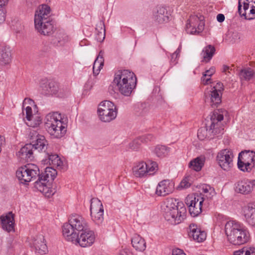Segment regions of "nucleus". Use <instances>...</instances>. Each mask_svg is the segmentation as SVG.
I'll return each mask as SVG.
<instances>
[{
  "label": "nucleus",
  "instance_id": "6ab92c4d",
  "mask_svg": "<svg viewBox=\"0 0 255 255\" xmlns=\"http://www.w3.org/2000/svg\"><path fill=\"white\" fill-rule=\"evenodd\" d=\"M255 188V180H241L235 184V190L242 194H249Z\"/></svg>",
  "mask_w": 255,
  "mask_h": 255
},
{
  "label": "nucleus",
  "instance_id": "13d9d810",
  "mask_svg": "<svg viewBox=\"0 0 255 255\" xmlns=\"http://www.w3.org/2000/svg\"><path fill=\"white\" fill-rule=\"evenodd\" d=\"M9 0H0V7L5 8V6L8 3Z\"/></svg>",
  "mask_w": 255,
  "mask_h": 255
},
{
  "label": "nucleus",
  "instance_id": "bf43d9fd",
  "mask_svg": "<svg viewBox=\"0 0 255 255\" xmlns=\"http://www.w3.org/2000/svg\"><path fill=\"white\" fill-rule=\"evenodd\" d=\"M181 46H179L177 50L173 53V56H176V58H178L179 53L181 52Z\"/></svg>",
  "mask_w": 255,
  "mask_h": 255
},
{
  "label": "nucleus",
  "instance_id": "4be33fe9",
  "mask_svg": "<svg viewBox=\"0 0 255 255\" xmlns=\"http://www.w3.org/2000/svg\"><path fill=\"white\" fill-rule=\"evenodd\" d=\"M134 75H135L134 73L129 70H118L115 74L113 83L117 87L120 84H124L125 81L130 79V77H134Z\"/></svg>",
  "mask_w": 255,
  "mask_h": 255
},
{
  "label": "nucleus",
  "instance_id": "6e6552de",
  "mask_svg": "<svg viewBox=\"0 0 255 255\" xmlns=\"http://www.w3.org/2000/svg\"><path fill=\"white\" fill-rule=\"evenodd\" d=\"M49 122H51L49 127V134L52 138H60L63 137L66 132V129L62 125L61 116L58 112L49 113Z\"/></svg>",
  "mask_w": 255,
  "mask_h": 255
},
{
  "label": "nucleus",
  "instance_id": "bb28decb",
  "mask_svg": "<svg viewBox=\"0 0 255 255\" xmlns=\"http://www.w3.org/2000/svg\"><path fill=\"white\" fill-rule=\"evenodd\" d=\"M33 145H32V143L26 144L20 149L19 155L23 159L31 160L33 157Z\"/></svg>",
  "mask_w": 255,
  "mask_h": 255
},
{
  "label": "nucleus",
  "instance_id": "774afa93",
  "mask_svg": "<svg viewBox=\"0 0 255 255\" xmlns=\"http://www.w3.org/2000/svg\"><path fill=\"white\" fill-rule=\"evenodd\" d=\"M195 19L196 20H197V21H198V18H197V17L195 18Z\"/></svg>",
  "mask_w": 255,
  "mask_h": 255
},
{
  "label": "nucleus",
  "instance_id": "1a4fd4ad",
  "mask_svg": "<svg viewBox=\"0 0 255 255\" xmlns=\"http://www.w3.org/2000/svg\"><path fill=\"white\" fill-rule=\"evenodd\" d=\"M98 112L102 121L110 122L116 118L117 109L113 102L109 101H105L100 104Z\"/></svg>",
  "mask_w": 255,
  "mask_h": 255
},
{
  "label": "nucleus",
  "instance_id": "0e129e2a",
  "mask_svg": "<svg viewBox=\"0 0 255 255\" xmlns=\"http://www.w3.org/2000/svg\"><path fill=\"white\" fill-rule=\"evenodd\" d=\"M41 162H42V163H43L44 164H46V162H47V159H43Z\"/></svg>",
  "mask_w": 255,
  "mask_h": 255
},
{
  "label": "nucleus",
  "instance_id": "8fccbe9b",
  "mask_svg": "<svg viewBox=\"0 0 255 255\" xmlns=\"http://www.w3.org/2000/svg\"><path fill=\"white\" fill-rule=\"evenodd\" d=\"M211 89L214 90L216 89V91H218L220 93H222V91L224 90L223 85L221 82H218L217 83L215 86L211 88Z\"/></svg>",
  "mask_w": 255,
  "mask_h": 255
},
{
  "label": "nucleus",
  "instance_id": "f704fd0d",
  "mask_svg": "<svg viewBox=\"0 0 255 255\" xmlns=\"http://www.w3.org/2000/svg\"><path fill=\"white\" fill-rule=\"evenodd\" d=\"M62 164L63 162L57 154L49 153V165L54 167H61Z\"/></svg>",
  "mask_w": 255,
  "mask_h": 255
},
{
  "label": "nucleus",
  "instance_id": "f8f14e48",
  "mask_svg": "<svg viewBox=\"0 0 255 255\" xmlns=\"http://www.w3.org/2000/svg\"><path fill=\"white\" fill-rule=\"evenodd\" d=\"M204 200V198L201 194L189 195L186 197L185 202L192 217H197L202 212Z\"/></svg>",
  "mask_w": 255,
  "mask_h": 255
},
{
  "label": "nucleus",
  "instance_id": "a18cd8bd",
  "mask_svg": "<svg viewBox=\"0 0 255 255\" xmlns=\"http://www.w3.org/2000/svg\"><path fill=\"white\" fill-rule=\"evenodd\" d=\"M141 143L142 142L140 141V139L138 137L133 140L131 142H130L129 144V146L131 149L133 150H137L138 148H139Z\"/></svg>",
  "mask_w": 255,
  "mask_h": 255
},
{
  "label": "nucleus",
  "instance_id": "393cba45",
  "mask_svg": "<svg viewBox=\"0 0 255 255\" xmlns=\"http://www.w3.org/2000/svg\"><path fill=\"white\" fill-rule=\"evenodd\" d=\"M169 13L165 7L159 6L153 14V18L159 23L167 22L169 20Z\"/></svg>",
  "mask_w": 255,
  "mask_h": 255
},
{
  "label": "nucleus",
  "instance_id": "dca6fc26",
  "mask_svg": "<svg viewBox=\"0 0 255 255\" xmlns=\"http://www.w3.org/2000/svg\"><path fill=\"white\" fill-rule=\"evenodd\" d=\"M77 235V238L75 241H69L74 244H79L82 247H86L91 246L95 240V236L93 231L85 230Z\"/></svg>",
  "mask_w": 255,
  "mask_h": 255
},
{
  "label": "nucleus",
  "instance_id": "09e8293b",
  "mask_svg": "<svg viewBox=\"0 0 255 255\" xmlns=\"http://www.w3.org/2000/svg\"><path fill=\"white\" fill-rule=\"evenodd\" d=\"M26 119V121L32 118L34 114H32V109L30 107L27 106L25 108Z\"/></svg>",
  "mask_w": 255,
  "mask_h": 255
},
{
  "label": "nucleus",
  "instance_id": "680f3d73",
  "mask_svg": "<svg viewBox=\"0 0 255 255\" xmlns=\"http://www.w3.org/2000/svg\"><path fill=\"white\" fill-rule=\"evenodd\" d=\"M47 48L46 47H45L43 50H41L40 53V55L41 56H44L47 53Z\"/></svg>",
  "mask_w": 255,
  "mask_h": 255
},
{
  "label": "nucleus",
  "instance_id": "c756f323",
  "mask_svg": "<svg viewBox=\"0 0 255 255\" xmlns=\"http://www.w3.org/2000/svg\"><path fill=\"white\" fill-rule=\"evenodd\" d=\"M205 161V157L204 156L197 157L189 163V167L191 169L196 171H200L203 167Z\"/></svg>",
  "mask_w": 255,
  "mask_h": 255
},
{
  "label": "nucleus",
  "instance_id": "2eb2a0df",
  "mask_svg": "<svg viewBox=\"0 0 255 255\" xmlns=\"http://www.w3.org/2000/svg\"><path fill=\"white\" fill-rule=\"evenodd\" d=\"M234 157L232 150L225 149L218 153L217 160L220 167L224 170H229L233 165Z\"/></svg>",
  "mask_w": 255,
  "mask_h": 255
},
{
  "label": "nucleus",
  "instance_id": "052dcab7",
  "mask_svg": "<svg viewBox=\"0 0 255 255\" xmlns=\"http://www.w3.org/2000/svg\"><path fill=\"white\" fill-rule=\"evenodd\" d=\"M231 70L232 69L229 67L228 66H227V65H224L223 66V72H228L229 73H230V70Z\"/></svg>",
  "mask_w": 255,
  "mask_h": 255
},
{
  "label": "nucleus",
  "instance_id": "9b49d317",
  "mask_svg": "<svg viewBox=\"0 0 255 255\" xmlns=\"http://www.w3.org/2000/svg\"><path fill=\"white\" fill-rule=\"evenodd\" d=\"M158 165L155 161H150V164L143 161L136 163L132 167L134 176L142 178L147 175H152L157 170Z\"/></svg>",
  "mask_w": 255,
  "mask_h": 255
},
{
  "label": "nucleus",
  "instance_id": "7c9ffc66",
  "mask_svg": "<svg viewBox=\"0 0 255 255\" xmlns=\"http://www.w3.org/2000/svg\"><path fill=\"white\" fill-rule=\"evenodd\" d=\"M104 52L101 50L99 55L94 61L93 67V74L95 75L99 74L101 69L103 68L104 63Z\"/></svg>",
  "mask_w": 255,
  "mask_h": 255
},
{
  "label": "nucleus",
  "instance_id": "338daca9",
  "mask_svg": "<svg viewBox=\"0 0 255 255\" xmlns=\"http://www.w3.org/2000/svg\"><path fill=\"white\" fill-rule=\"evenodd\" d=\"M48 9H49V13H50V10H51V9H50V7L49 6V7H48Z\"/></svg>",
  "mask_w": 255,
  "mask_h": 255
},
{
  "label": "nucleus",
  "instance_id": "f03ea898",
  "mask_svg": "<svg viewBox=\"0 0 255 255\" xmlns=\"http://www.w3.org/2000/svg\"><path fill=\"white\" fill-rule=\"evenodd\" d=\"M163 216L171 224L180 223L185 218L186 208L182 202L175 198H167L162 206Z\"/></svg>",
  "mask_w": 255,
  "mask_h": 255
},
{
  "label": "nucleus",
  "instance_id": "f257e3e1",
  "mask_svg": "<svg viewBox=\"0 0 255 255\" xmlns=\"http://www.w3.org/2000/svg\"><path fill=\"white\" fill-rule=\"evenodd\" d=\"M47 168L48 166L45 168L44 175L40 174L39 169L36 165L27 164L18 168L16 175L20 183L23 184L29 182L38 176V180L34 183V187L46 197L48 193V174L46 173Z\"/></svg>",
  "mask_w": 255,
  "mask_h": 255
},
{
  "label": "nucleus",
  "instance_id": "4468645a",
  "mask_svg": "<svg viewBox=\"0 0 255 255\" xmlns=\"http://www.w3.org/2000/svg\"><path fill=\"white\" fill-rule=\"evenodd\" d=\"M90 212L93 221L98 225H101L104 221V208L98 199H91Z\"/></svg>",
  "mask_w": 255,
  "mask_h": 255
},
{
  "label": "nucleus",
  "instance_id": "5701e85b",
  "mask_svg": "<svg viewBox=\"0 0 255 255\" xmlns=\"http://www.w3.org/2000/svg\"><path fill=\"white\" fill-rule=\"evenodd\" d=\"M188 236L190 238L198 242H202L206 239V234L204 231H202L198 228L195 224H191L188 229Z\"/></svg>",
  "mask_w": 255,
  "mask_h": 255
},
{
  "label": "nucleus",
  "instance_id": "de8ad7c7",
  "mask_svg": "<svg viewBox=\"0 0 255 255\" xmlns=\"http://www.w3.org/2000/svg\"><path fill=\"white\" fill-rule=\"evenodd\" d=\"M0 7V24L2 23L5 20L6 17V8Z\"/></svg>",
  "mask_w": 255,
  "mask_h": 255
},
{
  "label": "nucleus",
  "instance_id": "423d86ee",
  "mask_svg": "<svg viewBox=\"0 0 255 255\" xmlns=\"http://www.w3.org/2000/svg\"><path fill=\"white\" fill-rule=\"evenodd\" d=\"M34 26L40 35H48V5L42 4L37 8L34 15Z\"/></svg>",
  "mask_w": 255,
  "mask_h": 255
},
{
  "label": "nucleus",
  "instance_id": "5fc2aeb1",
  "mask_svg": "<svg viewBox=\"0 0 255 255\" xmlns=\"http://www.w3.org/2000/svg\"><path fill=\"white\" fill-rule=\"evenodd\" d=\"M177 58L176 56H173V54L171 56L170 64L174 66L177 63Z\"/></svg>",
  "mask_w": 255,
  "mask_h": 255
},
{
  "label": "nucleus",
  "instance_id": "c9c22d12",
  "mask_svg": "<svg viewBox=\"0 0 255 255\" xmlns=\"http://www.w3.org/2000/svg\"><path fill=\"white\" fill-rule=\"evenodd\" d=\"M255 72L253 70L250 68L242 69L240 73L239 76L242 80H250L254 76Z\"/></svg>",
  "mask_w": 255,
  "mask_h": 255
},
{
  "label": "nucleus",
  "instance_id": "603ef678",
  "mask_svg": "<svg viewBox=\"0 0 255 255\" xmlns=\"http://www.w3.org/2000/svg\"><path fill=\"white\" fill-rule=\"evenodd\" d=\"M172 255H186L183 251L179 249H176L172 251Z\"/></svg>",
  "mask_w": 255,
  "mask_h": 255
},
{
  "label": "nucleus",
  "instance_id": "473e14b6",
  "mask_svg": "<svg viewBox=\"0 0 255 255\" xmlns=\"http://www.w3.org/2000/svg\"><path fill=\"white\" fill-rule=\"evenodd\" d=\"M149 110V105L147 103H141L137 104L134 109L136 114L140 116L146 115Z\"/></svg>",
  "mask_w": 255,
  "mask_h": 255
},
{
  "label": "nucleus",
  "instance_id": "4c0bfd02",
  "mask_svg": "<svg viewBox=\"0 0 255 255\" xmlns=\"http://www.w3.org/2000/svg\"><path fill=\"white\" fill-rule=\"evenodd\" d=\"M41 122L42 118L38 114H34L32 118L25 121V123L28 126L33 128L37 127Z\"/></svg>",
  "mask_w": 255,
  "mask_h": 255
},
{
  "label": "nucleus",
  "instance_id": "a211bd4d",
  "mask_svg": "<svg viewBox=\"0 0 255 255\" xmlns=\"http://www.w3.org/2000/svg\"><path fill=\"white\" fill-rule=\"evenodd\" d=\"M70 94V91L68 89L65 90L60 89L59 83L54 79L49 81V96H54L59 98H65Z\"/></svg>",
  "mask_w": 255,
  "mask_h": 255
},
{
  "label": "nucleus",
  "instance_id": "72a5a7b5",
  "mask_svg": "<svg viewBox=\"0 0 255 255\" xmlns=\"http://www.w3.org/2000/svg\"><path fill=\"white\" fill-rule=\"evenodd\" d=\"M215 48L214 46L209 45L205 47L202 50V54L204 60L207 59V61H210L215 52Z\"/></svg>",
  "mask_w": 255,
  "mask_h": 255
},
{
  "label": "nucleus",
  "instance_id": "20e7f679",
  "mask_svg": "<svg viewBox=\"0 0 255 255\" xmlns=\"http://www.w3.org/2000/svg\"><path fill=\"white\" fill-rule=\"evenodd\" d=\"M87 223L85 219L78 214H72L62 226L63 235L67 241H75L77 235L87 229Z\"/></svg>",
  "mask_w": 255,
  "mask_h": 255
},
{
  "label": "nucleus",
  "instance_id": "ddd939ff",
  "mask_svg": "<svg viewBox=\"0 0 255 255\" xmlns=\"http://www.w3.org/2000/svg\"><path fill=\"white\" fill-rule=\"evenodd\" d=\"M238 12L246 19L255 18V0H238Z\"/></svg>",
  "mask_w": 255,
  "mask_h": 255
},
{
  "label": "nucleus",
  "instance_id": "c03bdc74",
  "mask_svg": "<svg viewBox=\"0 0 255 255\" xmlns=\"http://www.w3.org/2000/svg\"><path fill=\"white\" fill-rule=\"evenodd\" d=\"M191 186V183L189 181V177L184 178L180 182V184L177 187V189L182 190L186 189Z\"/></svg>",
  "mask_w": 255,
  "mask_h": 255
},
{
  "label": "nucleus",
  "instance_id": "7ed1b4c3",
  "mask_svg": "<svg viewBox=\"0 0 255 255\" xmlns=\"http://www.w3.org/2000/svg\"><path fill=\"white\" fill-rule=\"evenodd\" d=\"M228 241L234 245H241L247 243L250 239L248 229L242 223L237 221H229L225 226Z\"/></svg>",
  "mask_w": 255,
  "mask_h": 255
},
{
  "label": "nucleus",
  "instance_id": "b1692460",
  "mask_svg": "<svg viewBox=\"0 0 255 255\" xmlns=\"http://www.w3.org/2000/svg\"><path fill=\"white\" fill-rule=\"evenodd\" d=\"M30 139L32 140V145L33 148L37 149L39 151H42L44 147L47 149V146L45 144V137L41 135L37 134L36 132L33 131L29 134Z\"/></svg>",
  "mask_w": 255,
  "mask_h": 255
},
{
  "label": "nucleus",
  "instance_id": "37998d69",
  "mask_svg": "<svg viewBox=\"0 0 255 255\" xmlns=\"http://www.w3.org/2000/svg\"><path fill=\"white\" fill-rule=\"evenodd\" d=\"M202 190L203 193L206 194V196L208 198H211L215 195V191L213 187L208 185L203 186Z\"/></svg>",
  "mask_w": 255,
  "mask_h": 255
},
{
  "label": "nucleus",
  "instance_id": "f3484780",
  "mask_svg": "<svg viewBox=\"0 0 255 255\" xmlns=\"http://www.w3.org/2000/svg\"><path fill=\"white\" fill-rule=\"evenodd\" d=\"M174 190V183L173 181L163 180L158 184L155 193L159 196H165L172 193Z\"/></svg>",
  "mask_w": 255,
  "mask_h": 255
},
{
  "label": "nucleus",
  "instance_id": "c85d7f7f",
  "mask_svg": "<svg viewBox=\"0 0 255 255\" xmlns=\"http://www.w3.org/2000/svg\"><path fill=\"white\" fill-rule=\"evenodd\" d=\"M1 223L2 228L9 232L13 230L14 228V223L13 218L12 215H8L5 216L0 217Z\"/></svg>",
  "mask_w": 255,
  "mask_h": 255
},
{
  "label": "nucleus",
  "instance_id": "864d4df0",
  "mask_svg": "<svg viewBox=\"0 0 255 255\" xmlns=\"http://www.w3.org/2000/svg\"><path fill=\"white\" fill-rule=\"evenodd\" d=\"M118 255H132V254L129 250L125 249L121 251Z\"/></svg>",
  "mask_w": 255,
  "mask_h": 255
},
{
  "label": "nucleus",
  "instance_id": "a878e982",
  "mask_svg": "<svg viewBox=\"0 0 255 255\" xmlns=\"http://www.w3.org/2000/svg\"><path fill=\"white\" fill-rule=\"evenodd\" d=\"M11 61V54L10 47L2 46L0 48V65H6Z\"/></svg>",
  "mask_w": 255,
  "mask_h": 255
},
{
  "label": "nucleus",
  "instance_id": "e433bc0d",
  "mask_svg": "<svg viewBox=\"0 0 255 255\" xmlns=\"http://www.w3.org/2000/svg\"><path fill=\"white\" fill-rule=\"evenodd\" d=\"M169 151V148L164 145H158L153 150V152L156 155L160 158H162L166 156Z\"/></svg>",
  "mask_w": 255,
  "mask_h": 255
},
{
  "label": "nucleus",
  "instance_id": "0eeeda50",
  "mask_svg": "<svg viewBox=\"0 0 255 255\" xmlns=\"http://www.w3.org/2000/svg\"><path fill=\"white\" fill-rule=\"evenodd\" d=\"M70 40L69 36L62 29H57L55 21L49 17V41L55 46H63Z\"/></svg>",
  "mask_w": 255,
  "mask_h": 255
},
{
  "label": "nucleus",
  "instance_id": "cd10ccee",
  "mask_svg": "<svg viewBox=\"0 0 255 255\" xmlns=\"http://www.w3.org/2000/svg\"><path fill=\"white\" fill-rule=\"evenodd\" d=\"M132 247L136 250L142 252L145 250L146 243L145 240L139 235L135 234L131 239Z\"/></svg>",
  "mask_w": 255,
  "mask_h": 255
},
{
  "label": "nucleus",
  "instance_id": "39448f33",
  "mask_svg": "<svg viewBox=\"0 0 255 255\" xmlns=\"http://www.w3.org/2000/svg\"><path fill=\"white\" fill-rule=\"evenodd\" d=\"M224 119L223 115L219 114L218 111H215L211 116V125L209 128L202 127L200 128L197 132V136L201 140L206 138L212 139L216 135L223 132L224 128L220 126V122Z\"/></svg>",
  "mask_w": 255,
  "mask_h": 255
},
{
  "label": "nucleus",
  "instance_id": "e2e57ef3",
  "mask_svg": "<svg viewBox=\"0 0 255 255\" xmlns=\"http://www.w3.org/2000/svg\"><path fill=\"white\" fill-rule=\"evenodd\" d=\"M104 38H105V34H104L103 35L102 38H100V39H98V41H103L104 39Z\"/></svg>",
  "mask_w": 255,
  "mask_h": 255
},
{
  "label": "nucleus",
  "instance_id": "2f4dec72",
  "mask_svg": "<svg viewBox=\"0 0 255 255\" xmlns=\"http://www.w3.org/2000/svg\"><path fill=\"white\" fill-rule=\"evenodd\" d=\"M245 217L247 222L252 226H255V208H249L245 211Z\"/></svg>",
  "mask_w": 255,
  "mask_h": 255
},
{
  "label": "nucleus",
  "instance_id": "6e6d98bb",
  "mask_svg": "<svg viewBox=\"0 0 255 255\" xmlns=\"http://www.w3.org/2000/svg\"><path fill=\"white\" fill-rule=\"evenodd\" d=\"M217 21L219 22H222L225 20V16L223 14H218L217 16Z\"/></svg>",
  "mask_w": 255,
  "mask_h": 255
},
{
  "label": "nucleus",
  "instance_id": "9d476101",
  "mask_svg": "<svg viewBox=\"0 0 255 255\" xmlns=\"http://www.w3.org/2000/svg\"><path fill=\"white\" fill-rule=\"evenodd\" d=\"M238 168L244 172H250L255 167V152L243 151L239 154Z\"/></svg>",
  "mask_w": 255,
  "mask_h": 255
},
{
  "label": "nucleus",
  "instance_id": "79ce46f5",
  "mask_svg": "<svg viewBox=\"0 0 255 255\" xmlns=\"http://www.w3.org/2000/svg\"><path fill=\"white\" fill-rule=\"evenodd\" d=\"M192 19L191 18L189 20H188L187 24H186V27L187 28H189L191 27H193V30L191 31V33L193 32H196L199 33L200 31H201L204 29V24L203 23L200 22V23L198 25L197 28L195 27V25L192 22Z\"/></svg>",
  "mask_w": 255,
  "mask_h": 255
},
{
  "label": "nucleus",
  "instance_id": "412c9836",
  "mask_svg": "<svg viewBox=\"0 0 255 255\" xmlns=\"http://www.w3.org/2000/svg\"><path fill=\"white\" fill-rule=\"evenodd\" d=\"M136 82L137 79L135 75L134 77H130V79L125 81L124 84H120L117 87V89L121 94L125 96H129L132 90L135 88Z\"/></svg>",
  "mask_w": 255,
  "mask_h": 255
},
{
  "label": "nucleus",
  "instance_id": "aec40b11",
  "mask_svg": "<svg viewBox=\"0 0 255 255\" xmlns=\"http://www.w3.org/2000/svg\"><path fill=\"white\" fill-rule=\"evenodd\" d=\"M222 95L216 89H207L204 93L205 101L209 103L212 108L217 107L221 103Z\"/></svg>",
  "mask_w": 255,
  "mask_h": 255
},
{
  "label": "nucleus",
  "instance_id": "69168bd1",
  "mask_svg": "<svg viewBox=\"0 0 255 255\" xmlns=\"http://www.w3.org/2000/svg\"><path fill=\"white\" fill-rule=\"evenodd\" d=\"M42 248H43V249H44L45 248H46V244H44V245H42Z\"/></svg>",
  "mask_w": 255,
  "mask_h": 255
},
{
  "label": "nucleus",
  "instance_id": "49530a36",
  "mask_svg": "<svg viewBox=\"0 0 255 255\" xmlns=\"http://www.w3.org/2000/svg\"><path fill=\"white\" fill-rule=\"evenodd\" d=\"M142 143H147L153 139V136L151 134L143 135L139 137Z\"/></svg>",
  "mask_w": 255,
  "mask_h": 255
},
{
  "label": "nucleus",
  "instance_id": "ea45409f",
  "mask_svg": "<svg viewBox=\"0 0 255 255\" xmlns=\"http://www.w3.org/2000/svg\"><path fill=\"white\" fill-rule=\"evenodd\" d=\"M39 92L43 95H47L48 91V79L47 78H42L39 81Z\"/></svg>",
  "mask_w": 255,
  "mask_h": 255
},
{
  "label": "nucleus",
  "instance_id": "4d7b16f0",
  "mask_svg": "<svg viewBox=\"0 0 255 255\" xmlns=\"http://www.w3.org/2000/svg\"><path fill=\"white\" fill-rule=\"evenodd\" d=\"M49 187V196L50 195H53L57 191L56 187L55 186L54 187H51L50 189Z\"/></svg>",
  "mask_w": 255,
  "mask_h": 255
},
{
  "label": "nucleus",
  "instance_id": "3c124183",
  "mask_svg": "<svg viewBox=\"0 0 255 255\" xmlns=\"http://www.w3.org/2000/svg\"><path fill=\"white\" fill-rule=\"evenodd\" d=\"M55 168V167L49 166V169H50L51 170H49V173L50 174L52 180H54L57 175V172Z\"/></svg>",
  "mask_w": 255,
  "mask_h": 255
},
{
  "label": "nucleus",
  "instance_id": "58836bf2",
  "mask_svg": "<svg viewBox=\"0 0 255 255\" xmlns=\"http://www.w3.org/2000/svg\"><path fill=\"white\" fill-rule=\"evenodd\" d=\"M234 255H255V248L244 247L241 250L234 252Z\"/></svg>",
  "mask_w": 255,
  "mask_h": 255
},
{
  "label": "nucleus",
  "instance_id": "a19ab883",
  "mask_svg": "<svg viewBox=\"0 0 255 255\" xmlns=\"http://www.w3.org/2000/svg\"><path fill=\"white\" fill-rule=\"evenodd\" d=\"M215 72V68L212 67L210 69L206 71L203 74L201 81L204 85L208 84V82L211 80L210 77Z\"/></svg>",
  "mask_w": 255,
  "mask_h": 255
}]
</instances>
